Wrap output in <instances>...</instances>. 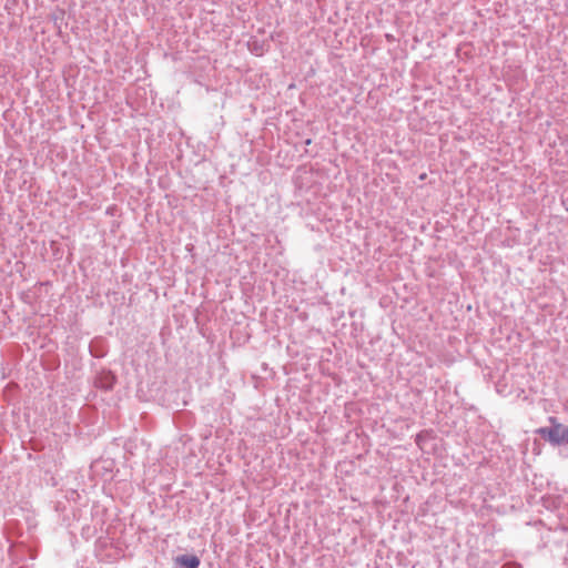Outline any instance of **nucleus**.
Returning <instances> with one entry per match:
<instances>
[{
  "label": "nucleus",
  "instance_id": "nucleus-1",
  "mask_svg": "<svg viewBox=\"0 0 568 568\" xmlns=\"http://www.w3.org/2000/svg\"><path fill=\"white\" fill-rule=\"evenodd\" d=\"M549 420L554 425L549 430V443L555 445L568 443V427L564 428L554 417H550Z\"/></svg>",
  "mask_w": 568,
  "mask_h": 568
},
{
  "label": "nucleus",
  "instance_id": "nucleus-2",
  "mask_svg": "<svg viewBox=\"0 0 568 568\" xmlns=\"http://www.w3.org/2000/svg\"><path fill=\"white\" fill-rule=\"evenodd\" d=\"M176 562L185 568H197L200 559L194 555H183L176 558Z\"/></svg>",
  "mask_w": 568,
  "mask_h": 568
},
{
  "label": "nucleus",
  "instance_id": "nucleus-3",
  "mask_svg": "<svg viewBox=\"0 0 568 568\" xmlns=\"http://www.w3.org/2000/svg\"><path fill=\"white\" fill-rule=\"evenodd\" d=\"M549 430H551V428H539L537 430L538 434H540L544 438H546L548 442H549Z\"/></svg>",
  "mask_w": 568,
  "mask_h": 568
},
{
  "label": "nucleus",
  "instance_id": "nucleus-4",
  "mask_svg": "<svg viewBox=\"0 0 568 568\" xmlns=\"http://www.w3.org/2000/svg\"><path fill=\"white\" fill-rule=\"evenodd\" d=\"M549 430H551V428H539L537 430L538 434H540L544 438H546L548 442H549Z\"/></svg>",
  "mask_w": 568,
  "mask_h": 568
},
{
  "label": "nucleus",
  "instance_id": "nucleus-5",
  "mask_svg": "<svg viewBox=\"0 0 568 568\" xmlns=\"http://www.w3.org/2000/svg\"><path fill=\"white\" fill-rule=\"evenodd\" d=\"M38 284L43 285V284H49V282H39Z\"/></svg>",
  "mask_w": 568,
  "mask_h": 568
},
{
  "label": "nucleus",
  "instance_id": "nucleus-6",
  "mask_svg": "<svg viewBox=\"0 0 568 568\" xmlns=\"http://www.w3.org/2000/svg\"><path fill=\"white\" fill-rule=\"evenodd\" d=\"M305 143H306V144H310V143H311V139H307V140L305 141Z\"/></svg>",
  "mask_w": 568,
  "mask_h": 568
}]
</instances>
